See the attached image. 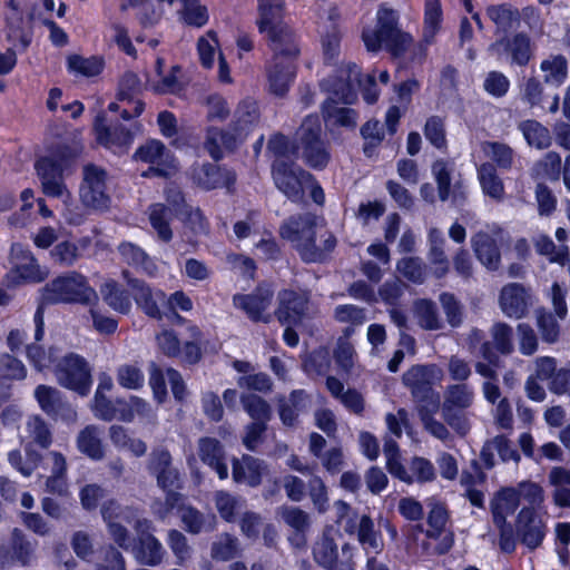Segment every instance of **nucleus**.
Segmentation results:
<instances>
[{
    "mask_svg": "<svg viewBox=\"0 0 570 570\" xmlns=\"http://www.w3.org/2000/svg\"><path fill=\"white\" fill-rule=\"evenodd\" d=\"M261 33L266 35L273 52L269 61H296L299 47L295 32L283 21V0H258Z\"/></svg>",
    "mask_w": 570,
    "mask_h": 570,
    "instance_id": "obj_1",
    "label": "nucleus"
},
{
    "mask_svg": "<svg viewBox=\"0 0 570 570\" xmlns=\"http://www.w3.org/2000/svg\"><path fill=\"white\" fill-rule=\"evenodd\" d=\"M316 218L306 214L304 216L293 217L281 227L283 238L292 242L298 249L302 258L306 262H317L323 259L326 253L334 249L336 245L335 237L325 232L322 237L323 245L315 244Z\"/></svg>",
    "mask_w": 570,
    "mask_h": 570,
    "instance_id": "obj_2",
    "label": "nucleus"
},
{
    "mask_svg": "<svg viewBox=\"0 0 570 570\" xmlns=\"http://www.w3.org/2000/svg\"><path fill=\"white\" fill-rule=\"evenodd\" d=\"M363 41L370 51L385 48L394 56H399L407 49L413 39L397 28L396 12L382 4L376 13V27L363 31Z\"/></svg>",
    "mask_w": 570,
    "mask_h": 570,
    "instance_id": "obj_3",
    "label": "nucleus"
},
{
    "mask_svg": "<svg viewBox=\"0 0 570 570\" xmlns=\"http://www.w3.org/2000/svg\"><path fill=\"white\" fill-rule=\"evenodd\" d=\"M98 298L97 292L89 285L88 278L75 271L63 273L40 289V302L91 304Z\"/></svg>",
    "mask_w": 570,
    "mask_h": 570,
    "instance_id": "obj_4",
    "label": "nucleus"
},
{
    "mask_svg": "<svg viewBox=\"0 0 570 570\" xmlns=\"http://www.w3.org/2000/svg\"><path fill=\"white\" fill-rule=\"evenodd\" d=\"M78 154L79 150L68 154L60 151L52 156L43 157L36 163V170L41 180L42 191L47 196L60 198L62 202L71 200V194L63 183L62 175Z\"/></svg>",
    "mask_w": 570,
    "mask_h": 570,
    "instance_id": "obj_5",
    "label": "nucleus"
},
{
    "mask_svg": "<svg viewBox=\"0 0 570 570\" xmlns=\"http://www.w3.org/2000/svg\"><path fill=\"white\" fill-rule=\"evenodd\" d=\"M187 331L188 340L181 343L174 330L161 328L155 335V342L159 353L167 357H180L183 361L190 364L197 363L202 357V331L194 324H189Z\"/></svg>",
    "mask_w": 570,
    "mask_h": 570,
    "instance_id": "obj_6",
    "label": "nucleus"
},
{
    "mask_svg": "<svg viewBox=\"0 0 570 570\" xmlns=\"http://www.w3.org/2000/svg\"><path fill=\"white\" fill-rule=\"evenodd\" d=\"M11 268L4 277L9 287L22 284H38L49 276V269L41 266L33 253L21 244H13L10 250Z\"/></svg>",
    "mask_w": 570,
    "mask_h": 570,
    "instance_id": "obj_7",
    "label": "nucleus"
},
{
    "mask_svg": "<svg viewBox=\"0 0 570 570\" xmlns=\"http://www.w3.org/2000/svg\"><path fill=\"white\" fill-rule=\"evenodd\" d=\"M109 176L97 165L88 164L82 169V181L79 188L81 204L94 210L109 208L110 195L108 190Z\"/></svg>",
    "mask_w": 570,
    "mask_h": 570,
    "instance_id": "obj_8",
    "label": "nucleus"
},
{
    "mask_svg": "<svg viewBox=\"0 0 570 570\" xmlns=\"http://www.w3.org/2000/svg\"><path fill=\"white\" fill-rule=\"evenodd\" d=\"M321 131V120L317 116H307L297 130V149H302L303 158L314 168H323L330 160V155L320 139Z\"/></svg>",
    "mask_w": 570,
    "mask_h": 570,
    "instance_id": "obj_9",
    "label": "nucleus"
},
{
    "mask_svg": "<svg viewBox=\"0 0 570 570\" xmlns=\"http://www.w3.org/2000/svg\"><path fill=\"white\" fill-rule=\"evenodd\" d=\"M58 383L80 395H87L91 387V372L86 360L70 353L62 357L55 368Z\"/></svg>",
    "mask_w": 570,
    "mask_h": 570,
    "instance_id": "obj_10",
    "label": "nucleus"
},
{
    "mask_svg": "<svg viewBox=\"0 0 570 570\" xmlns=\"http://www.w3.org/2000/svg\"><path fill=\"white\" fill-rule=\"evenodd\" d=\"M361 85L360 71L352 62L342 63L334 73L323 79L322 88L327 91L332 101L352 104L355 98V85Z\"/></svg>",
    "mask_w": 570,
    "mask_h": 570,
    "instance_id": "obj_11",
    "label": "nucleus"
},
{
    "mask_svg": "<svg viewBox=\"0 0 570 570\" xmlns=\"http://www.w3.org/2000/svg\"><path fill=\"white\" fill-rule=\"evenodd\" d=\"M273 178L277 188L293 202H299L305 191V184L311 183V175L286 160L274 161Z\"/></svg>",
    "mask_w": 570,
    "mask_h": 570,
    "instance_id": "obj_12",
    "label": "nucleus"
},
{
    "mask_svg": "<svg viewBox=\"0 0 570 570\" xmlns=\"http://www.w3.org/2000/svg\"><path fill=\"white\" fill-rule=\"evenodd\" d=\"M474 400L473 389L468 384H453L448 386L444 392V402L442 412L444 420L460 433L466 431L465 422L454 414L455 410H464L471 406Z\"/></svg>",
    "mask_w": 570,
    "mask_h": 570,
    "instance_id": "obj_13",
    "label": "nucleus"
},
{
    "mask_svg": "<svg viewBox=\"0 0 570 570\" xmlns=\"http://www.w3.org/2000/svg\"><path fill=\"white\" fill-rule=\"evenodd\" d=\"M489 51L499 60L509 58L512 65L525 66L532 56L531 40L524 33H515L497 40L489 47Z\"/></svg>",
    "mask_w": 570,
    "mask_h": 570,
    "instance_id": "obj_14",
    "label": "nucleus"
},
{
    "mask_svg": "<svg viewBox=\"0 0 570 570\" xmlns=\"http://www.w3.org/2000/svg\"><path fill=\"white\" fill-rule=\"evenodd\" d=\"M443 371L438 365H415L403 375V383L416 399H424L432 393L431 386L443 380Z\"/></svg>",
    "mask_w": 570,
    "mask_h": 570,
    "instance_id": "obj_15",
    "label": "nucleus"
},
{
    "mask_svg": "<svg viewBox=\"0 0 570 570\" xmlns=\"http://www.w3.org/2000/svg\"><path fill=\"white\" fill-rule=\"evenodd\" d=\"M101 514L111 538L119 547L127 549L129 547V538L126 528L121 523H131L135 511L127 507L122 508L117 502L110 500L102 504Z\"/></svg>",
    "mask_w": 570,
    "mask_h": 570,
    "instance_id": "obj_16",
    "label": "nucleus"
},
{
    "mask_svg": "<svg viewBox=\"0 0 570 570\" xmlns=\"http://www.w3.org/2000/svg\"><path fill=\"white\" fill-rule=\"evenodd\" d=\"M502 229L493 226L490 232L480 230L471 238L472 248L476 258L488 269H498L501 261L500 250L498 248V238Z\"/></svg>",
    "mask_w": 570,
    "mask_h": 570,
    "instance_id": "obj_17",
    "label": "nucleus"
},
{
    "mask_svg": "<svg viewBox=\"0 0 570 570\" xmlns=\"http://www.w3.org/2000/svg\"><path fill=\"white\" fill-rule=\"evenodd\" d=\"M502 313L510 318H522L532 305L531 294L520 284L505 285L499 296Z\"/></svg>",
    "mask_w": 570,
    "mask_h": 570,
    "instance_id": "obj_18",
    "label": "nucleus"
},
{
    "mask_svg": "<svg viewBox=\"0 0 570 570\" xmlns=\"http://www.w3.org/2000/svg\"><path fill=\"white\" fill-rule=\"evenodd\" d=\"M105 115L99 114L94 124V130L97 141L115 154L126 151L134 140V134L122 126H116L112 129L105 125Z\"/></svg>",
    "mask_w": 570,
    "mask_h": 570,
    "instance_id": "obj_19",
    "label": "nucleus"
},
{
    "mask_svg": "<svg viewBox=\"0 0 570 570\" xmlns=\"http://www.w3.org/2000/svg\"><path fill=\"white\" fill-rule=\"evenodd\" d=\"M273 292L268 287H258L253 294H236L233 304L253 321H267L264 313L271 305Z\"/></svg>",
    "mask_w": 570,
    "mask_h": 570,
    "instance_id": "obj_20",
    "label": "nucleus"
},
{
    "mask_svg": "<svg viewBox=\"0 0 570 570\" xmlns=\"http://www.w3.org/2000/svg\"><path fill=\"white\" fill-rule=\"evenodd\" d=\"M278 321L287 325H297L307 312V297L293 291H283L278 295Z\"/></svg>",
    "mask_w": 570,
    "mask_h": 570,
    "instance_id": "obj_21",
    "label": "nucleus"
},
{
    "mask_svg": "<svg viewBox=\"0 0 570 570\" xmlns=\"http://www.w3.org/2000/svg\"><path fill=\"white\" fill-rule=\"evenodd\" d=\"M542 519L532 508H524L518 514L517 532L522 542L530 549H534L542 542L546 530Z\"/></svg>",
    "mask_w": 570,
    "mask_h": 570,
    "instance_id": "obj_22",
    "label": "nucleus"
},
{
    "mask_svg": "<svg viewBox=\"0 0 570 570\" xmlns=\"http://www.w3.org/2000/svg\"><path fill=\"white\" fill-rule=\"evenodd\" d=\"M149 470L156 476L158 485L168 492H174L177 487L179 474L171 466V456L166 450H156L150 455Z\"/></svg>",
    "mask_w": 570,
    "mask_h": 570,
    "instance_id": "obj_23",
    "label": "nucleus"
},
{
    "mask_svg": "<svg viewBox=\"0 0 570 570\" xmlns=\"http://www.w3.org/2000/svg\"><path fill=\"white\" fill-rule=\"evenodd\" d=\"M296 73V61H268L266 76L269 91L276 96L285 95Z\"/></svg>",
    "mask_w": 570,
    "mask_h": 570,
    "instance_id": "obj_24",
    "label": "nucleus"
},
{
    "mask_svg": "<svg viewBox=\"0 0 570 570\" xmlns=\"http://www.w3.org/2000/svg\"><path fill=\"white\" fill-rule=\"evenodd\" d=\"M392 469V475L407 484L429 482L435 476L433 464L421 456L413 458L406 466L394 463Z\"/></svg>",
    "mask_w": 570,
    "mask_h": 570,
    "instance_id": "obj_25",
    "label": "nucleus"
},
{
    "mask_svg": "<svg viewBox=\"0 0 570 570\" xmlns=\"http://www.w3.org/2000/svg\"><path fill=\"white\" fill-rule=\"evenodd\" d=\"M267 473V465L250 455H244L242 459L233 461V479L237 483L257 487Z\"/></svg>",
    "mask_w": 570,
    "mask_h": 570,
    "instance_id": "obj_26",
    "label": "nucleus"
},
{
    "mask_svg": "<svg viewBox=\"0 0 570 570\" xmlns=\"http://www.w3.org/2000/svg\"><path fill=\"white\" fill-rule=\"evenodd\" d=\"M129 284L135 291L134 297L138 307L147 316L161 320L163 313L159 306L166 302V294L160 289H153L138 281H130Z\"/></svg>",
    "mask_w": 570,
    "mask_h": 570,
    "instance_id": "obj_27",
    "label": "nucleus"
},
{
    "mask_svg": "<svg viewBox=\"0 0 570 570\" xmlns=\"http://www.w3.org/2000/svg\"><path fill=\"white\" fill-rule=\"evenodd\" d=\"M340 537L338 530L333 527H326L321 538L315 542L313 556L315 561L326 569H332L338 558L336 539Z\"/></svg>",
    "mask_w": 570,
    "mask_h": 570,
    "instance_id": "obj_28",
    "label": "nucleus"
},
{
    "mask_svg": "<svg viewBox=\"0 0 570 570\" xmlns=\"http://www.w3.org/2000/svg\"><path fill=\"white\" fill-rule=\"evenodd\" d=\"M520 503V493L514 488L500 490L491 502L493 521L499 528L505 525V520L513 514Z\"/></svg>",
    "mask_w": 570,
    "mask_h": 570,
    "instance_id": "obj_29",
    "label": "nucleus"
},
{
    "mask_svg": "<svg viewBox=\"0 0 570 570\" xmlns=\"http://www.w3.org/2000/svg\"><path fill=\"white\" fill-rule=\"evenodd\" d=\"M167 199L176 207V214L180 216L194 234L199 235L208 232V223L199 208H193L186 204L180 206L184 199L179 191H175L173 195L168 193Z\"/></svg>",
    "mask_w": 570,
    "mask_h": 570,
    "instance_id": "obj_30",
    "label": "nucleus"
},
{
    "mask_svg": "<svg viewBox=\"0 0 570 570\" xmlns=\"http://www.w3.org/2000/svg\"><path fill=\"white\" fill-rule=\"evenodd\" d=\"M169 155L166 153V148L159 140H148L141 145L134 154L136 161H142L149 164L158 175L167 176L169 171L161 168L160 166L166 164Z\"/></svg>",
    "mask_w": 570,
    "mask_h": 570,
    "instance_id": "obj_31",
    "label": "nucleus"
},
{
    "mask_svg": "<svg viewBox=\"0 0 570 570\" xmlns=\"http://www.w3.org/2000/svg\"><path fill=\"white\" fill-rule=\"evenodd\" d=\"M259 119L258 106L254 100H243L235 112V121L232 130L240 141L257 125Z\"/></svg>",
    "mask_w": 570,
    "mask_h": 570,
    "instance_id": "obj_32",
    "label": "nucleus"
},
{
    "mask_svg": "<svg viewBox=\"0 0 570 570\" xmlns=\"http://www.w3.org/2000/svg\"><path fill=\"white\" fill-rule=\"evenodd\" d=\"M195 179L205 189L229 187L235 181V174L216 165H204L195 170Z\"/></svg>",
    "mask_w": 570,
    "mask_h": 570,
    "instance_id": "obj_33",
    "label": "nucleus"
},
{
    "mask_svg": "<svg viewBox=\"0 0 570 570\" xmlns=\"http://www.w3.org/2000/svg\"><path fill=\"white\" fill-rule=\"evenodd\" d=\"M495 454L499 455L502 461L518 462L520 460L518 451L504 436H495L484 444L481 451V459L488 468H492L495 464Z\"/></svg>",
    "mask_w": 570,
    "mask_h": 570,
    "instance_id": "obj_34",
    "label": "nucleus"
},
{
    "mask_svg": "<svg viewBox=\"0 0 570 570\" xmlns=\"http://www.w3.org/2000/svg\"><path fill=\"white\" fill-rule=\"evenodd\" d=\"M478 179L482 193L494 202H502L505 196L504 184L497 173L495 167L490 163H484L478 168Z\"/></svg>",
    "mask_w": 570,
    "mask_h": 570,
    "instance_id": "obj_35",
    "label": "nucleus"
},
{
    "mask_svg": "<svg viewBox=\"0 0 570 570\" xmlns=\"http://www.w3.org/2000/svg\"><path fill=\"white\" fill-rule=\"evenodd\" d=\"M200 460L215 470L219 479L228 476V469L224 462V452L219 442L215 439L204 438L199 441Z\"/></svg>",
    "mask_w": 570,
    "mask_h": 570,
    "instance_id": "obj_36",
    "label": "nucleus"
},
{
    "mask_svg": "<svg viewBox=\"0 0 570 570\" xmlns=\"http://www.w3.org/2000/svg\"><path fill=\"white\" fill-rule=\"evenodd\" d=\"M240 142L236 134L218 128L207 130L205 149L214 159H219L226 151H230Z\"/></svg>",
    "mask_w": 570,
    "mask_h": 570,
    "instance_id": "obj_37",
    "label": "nucleus"
},
{
    "mask_svg": "<svg viewBox=\"0 0 570 570\" xmlns=\"http://www.w3.org/2000/svg\"><path fill=\"white\" fill-rule=\"evenodd\" d=\"M518 129L521 131L528 146L542 150L547 149L552 144V136L550 130L534 119H527L518 125Z\"/></svg>",
    "mask_w": 570,
    "mask_h": 570,
    "instance_id": "obj_38",
    "label": "nucleus"
},
{
    "mask_svg": "<svg viewBox=\"0 0 570 570\" xmlns=\"http://www.w3.org/2000/svg\"><path fill=\"white\" fill-rule=\"evenodd\" d=\"M101 435L102 432L97 426H86L77 436L78 450L92 460H101L105 456Z\"/></svg>",
    "mask_w": 570,
    "mask_h": 570,
    "instance_id": "obj_39",
    "label": "nucleus"
},
{
    "mask_svg": "<svg viewBox=\"0 0 570 570\" xmlns=\"http://www.w3.org/2000/svg\"><path fill=\"white\" fill-rule=\"evenodd\" d=\"M357 540L366 553H380L383 550V539L374 529V522L368 515H362L357 525Z\"/></svg>",
    "mask_w": 570,
    "mask_h": 570,
    "instance_id": "obj_40",
    "label": "nucleus"
},
{
    "mask_svg": "<svg viewBox=\"0 0 570 570\" xmlns=\"http://www.w3.org/2000/svg\"><path fill=\"white\" fill-rule=\"evenodd\" d=\"M540 70L546 83L559 87L568 77L567 59L561 55L550 56L541 61Z\"/></svg>",
    "mask_w": 570,
    "mask_h": 570,
    "instance_id": "obj_41",
    "label": "nucleus"
},
{
    "mask_svg": "<svg viewBox=\"0 0 570 570\" xmlns=\"http://www.w3.org/2000/svg\"><path fill=\"white\" fill-rule=\"evenodd\" d=\"M164 67V60L158 58L156 61V73L159 79L151 81L150 87L158 94H175L180 90V81L178 78L180 68L178 66H173L170 70L166 72Z\"/></svg>",
    "mask_w": 570,
    "mask_h": 570,
    "instance_id": "obj_42",
    "label": "nucleus"
},
{
    "mask_svg": "<svg viewBox=\"0 0 570 570\" xmlns=\"http://www.w3.org/2000/svg\"><path fill=\"white\" fill-rule=\"evenodd\" d=\"M165 550L154 535L148 534L139 539V546L135 548V557L141 563L157 566L161 562Z\"/></svg>",
    "mask_w": 570,
    "mask_h": 570,
    "instance_id": "obj_43",
    "label": "nucleus"
},
{
    "mask_svg": "<svg viewBox=\"0 0 570 570\" xmlns=\"http://www.w3.org/2000/svg\"><path fill=\"white\" fill-rule=\"evenodd\" d=\"M173 217V210L163 204H155L149 208V222L156 230L158 238L163 242H169L173 238V232L169 222Z\"/></svg>",
    "mask_w": 570,
    "mask_h": 570,
    "instance_id": "obj_44",
    "label": "nucleus"
},
{
    "mask_svg": "<svg viewBox=\"0 0 570 570\" xmlns=\"http://www.w3.org/2000/svg\"><path fill=\"white\" fill-rule=\"evenodd\" d=\"M26 460L19 450H12L8 453V461L23 476H30L40 464L42 456L35 451L30 444L24 446Z\"/></svg>",
    "mask_w": 570,
    "mask_h": 570,
    "instance_id": "obj_45",
    "label": "nucleus"
},
{
    "mask_svg": "<svg viewBox=\"0 0 570 570\" xmlns=\"http://www.w3.org/2000/svg\"><path fill=\"white\" fill-rule=\"evenodd\" d=\"M109 438L116 448L120 450H127L136 456H141L147 451V445L144 441L140 439L131 438L126 429L120 425L110 426Z\"/></svg>",
    "mask_w": 570,
    "mask_h": 570,
    "instance_id": "obj_46",
    "label": "nucleus"
},
{
    "mask_svg": "<svg viewBox=\"0 0 570 570\" xmlns=\"http://www.w3.org/2000/svg\"><path fill=\"white\" fill-rule=\"evenodd\" d=\"M67 67L72 73L94 77L104 70L105 60L98 56L85 58L79 55H72L67 59Z\"/></svg>",
    "mask_w": 570,
    "mask_h": 570,
    "instance_id": "obj_47",
    "label": "nucleus"
},
{
    "mask_svg": "<svg viewBox=\"0 0 570 570\" xmlns=\"http://www.w3.org/2000/svg\"><path fill=\"white\" fill-rule=\"evenodd\" d=\"M117 419L124 422H131L136 416H147L150 413V405L138 396H130L128 400H117Z\"/></svg>",
    "mask_w": 570,
    "mask_h": 570,
    "instance_id": "obj_48",
    "label": "nucleus"
},
{
    "mask_svg": "<svg viewBox=\"0 0 570 570\" xmlns=\"http://www.w3.org/2000/svg\"><path fill=\"white\" fill-rule=\"evenodd\" d=\"M352 333L353 328L347 327L344 336L337 341V346L334 351L335 363L344 372H350L356 364V353L354 346L348 341V336Z\"/></svg>",
    "mask_w": 570,
    "mask_h": 570,
    "instance_id": "obj_49",
    "label": "nucleus"
},
{
    "mask_svg": "<svg viewBox=\"0 0 570 570\" xmlns=\"http://www.w3.org/2000/svg\"><path fill=\"white\" fill-rule=\"evenodd\" d=\"M101 293L105 302L116 312L128 314L131 309V302L128 294L121 289L115 282H107Z\"/></svg>",
    "mask_w": 570,
    "mask_h": 570,
    "instance_id": "obj_50",
    "label": "nucleus"
},
{
    "mask_svg": "<svg viewBox=\"0 0 570 570\" xmlns=\"http://www.w3.org/2000/svg\"><path fill=\"white\" fill-rule=\"evenodd\" d=\"M481 147L484 155L491 158L499 168H512L514 151L510 146L498 141H485Z\"/></svg>",
    "mask_w": 570,
    "mask_h": 570,
    "instance_id": "obj_51",
    "label": "nucleus"
},
{
    "mask_svg": "<svg viewBox=\"0 0 570 570\" xmlns=\"http://www.w3.org/2000/svg\"><path fill=\"white\" fill-rule=\"evenodd\" d=\"M537 178H544L557 181L561 174V157L556 151L547 153L533 167Z\"/></svg>",
    "mask_w": 570,
    "mask_h": 570,
    "instance_id": "obj_52",
    "label": "nucleus"
},
{
    "mask_svg": "<svg viewBox=\"0 0 570 570\" xmlns=\"http://www.w3.org/2000/svg\"><path fill=\"white\" fill-rule=\"evenodd\" d=\"M35 397L41 410L48 415H56L60 407H63L60 392L55 387L39 385L35 391Z\"/></svg>",
    "mask_w": 570,
    "mask_h": 570,
    "instance_id": "obj_53",
    "label": "nucleus"
},
{
    "mask_svg": "<svg viewBox=\"0 0 570 570\" xmlns=\"http://www.w3.org/2000/svg\"><path fill=\"white\" fill-rule=\"evenodd\" d=\"M325 120L331 126H342L354 128L357 119L353 109L346 107H334L332 102L327 101L323 107Z\"/></svg>",
    "mask_w": 570,
    "mask_h": 570,
    "instance_id": "obj_54",
    "label": "nucleus"
},
{
    "mask_svg": "<svg viewBox=\"0 0 570 570\" xmlns=\"http://www.w3.org/2000/svg\"><path fill=\"white\" fill-rule=\"evenodd\" d=\"M119 253L124 261L129 265L140 267L148 274H153L155 271L154 264L149 261L146 253L132 243H121L119 245Z\"/></svg>",
    "mask_w": 570,
    "mask_h": 570,
    "instance_id": "obj_55",
    "label": "nucleus"
},
{
    "mask_svg": "<svg viewBox=\"0 0 570 570\" xmlns=\"http://www.w3.org/2000/svg\"><path fill=\"white\" fill-rule=\"evenodd\" d=\"M117 382L127 390H140L145 384V375L137 364H122L117 368Z\"/></svg>",
    "mask_w": 570,
    "mask_h": 570,
    "instance_id": "obj_56",
    "label": "nucleus"
},
{
    "mask_svg": "<svg viewBox=\"0 0 570 570\" xmlns=\"http://www.w3.org/2000/svg\"><path fill=\"white\" fill-rule=\"evenodd\" d=\"M197 51L203 67L212 68L216 53L219 51V42L214 31H207L197 41Z\"/></svg>",
    "mask_w": 570,
    "mask_h": 570,
    "instance_id": "obj_57",
    "label": "nucleus"
},
{
    "mask_svg": "<svg viewBox=\"0 0 570 570\" xmlns=\"http://www.w3.org/2000/svg\"><path fill=\"white\" fill-rule=\"evenodd\" d=\"M304 403L303 391H294L288 399L279 400V417L284 425L293 426Z\"/></svg>",
    "mask_w": 570,
    "mask_h": 570,
    "instance_id": "obj_58",
    "label": "nucleus"
},
{
    "mask_svg": "<svg viewBox=\"0 0 570 570\" xmlns=\"http://www.w3.org/2000/svg\"><path fill=\"white\" fill-rule=\"evenodd\" d=\"M452 164L444 160H436L432 166V173L438 184L439 197L442 202L451 197V173Z\"/></svg>",
    "mask_w": 570,
    "mask_h": 570,
    "instance_id": "obj_59",
    "label": "nucleus"
},
{
    "mask_svg": "<svg viewBox=\"0 0 570 570\" xmlns=\"http://www.w3.org/2000/svg\"><path fill=\"white\" fill-rule=\"evenodd\" d=\"M414 313L419 324L426 330L440 328V320L436 306L429 299H419L414 304Z\"/></svg>",
    "mask_w": 570,
    "mask_h": 570,
    "instance_id": "obj_60",
    "label": "nucleus"
},
{
    "mask_svg": "<svg viewBox=\"0 0 570 570\" xmlns=\"http://www.w3.org/2000/svg\"><path fill=\"white\" fill-rule=\"evenodd\" d=\"M243 406L248 415L258 423L266 424L271 419L269 405L259 396L248 394L240 397Z\"/></svg>",
    "mask_w": 570,
    "mask_h": 570,
    "instance_id": "obj_61",
    "label": "nucleus"
},
{
    "mask_svg": "<svg viewBox=\"0 0 570 570\" xmlns=\"http://www.w3.org/2000/svg\"><path fill=\"white\" fill-rule=\"evenodd\" d=\"M442 10L440 0H425L424 38L431 41L440 28Z\"/></svg>",
    "mask_w": 570,
    "mask_h": 570,
    "instance_id": "obj_62",
    "label": "nucleus"
},
{
    "mask_svg": "<svg viewBox=\"0 0 570 570\" xmlns=\"http://www.w3.org/2000/svg\"><path fill=\"white\" fill-rule=\"evenodd\" d=\"M535 248L539 254L548 256L551 262L566 264V258L569 255V248L567 245H560L557 247L551 238L548 236H538L535 239Z\"/></svg>",
    "mask_w": 570,
    "mask_h": 570,
    "instance_id": "obj_63",
    "label": "nucleus"
},
{
    "mask_svg": "<svg viewBox=\"0 0 570 570\" xmlns=\"http://www.w3.org/2000/svg\"><path fill=\"white\" fill-rule=\"evenodd\" d=\"M50 256L58 264L70 267L80 257L79 246L69 240L60 242L51 249Z\"/></svg>",
    "mask_w": 570,
    "mask_h": 570,
    "instance_id": "obj_64",
    "label": "nucleus"
}]
</instances>
